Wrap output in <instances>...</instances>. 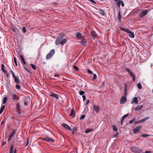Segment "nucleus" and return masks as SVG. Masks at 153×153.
Returning <instances> with one entry per match:
<instances>
[{
	"mask_svg": "<svg viewBox=\"0 0 153 153\" xmlns=\"http://www.w3.org/2000/svg\"><path fill=\"white\" fill-rule=\"evenodd\" d=\"M64 36V34L62 33L60 34L57 36L55 41V44L56 45H58L60 44L63 45L67 42V39H63Z\"/></svg>",
	"mask_w": 153,
	"mask_h": 153,
	"instance_id": "f257e3e1",
	"label": "nucleus"
},
{
	"mask_svg": "<svg viewBox=\"0 0 153 153\" xmlns=\"http://www.w3.org/2000/svg\"><path fill=\"white\" fill-rule=\"evenodd\" d=\"M120 29L122 31L126 32L128 34H129V36L131 38H134V32L130 31L129 29L124 27H120Z\"/></svg>",
	"mask_w": 153,
	"mask_h": 153,
	"instance_id": "f03ea898",
	"label": "nucleus"
},
{
	"mask_svg": "<svg viewBox=\"0 0 153 153\" xmlns=\"http://www.w3.org/2000/svg\"><path fill=\"white\" fill-rule=\"evenodd\" d=\"M131 151L134 153H139L140 152V149L138 147L133 146L130 148Z\"/></svg>",
	"mask_w": 153,
	"mask_h": 153,
	"instance_id": "7ed1b4c3",
	"label": "nucleus"
},
{
	"mask_svg": "<svg viewBox=\"0 0 153 153\" xmlns=\"http://www.w3.org/2000/svg\"><path fill=\"white\" fill-rule=\"evenodd\" d=\"M55 53V50L54 49H52L47 54L46 58L47 59H49L51 58Z\"/></svg>",
	"mask_w": 153,
	"mask_h": 153,
	"instance_id": "20e7f679",
	"label": "nucleus"
},
{
	"mask_svg": "<svg viewBox=\"0 0 153 153\" xmlns=\"http://www.w3.org/2000/svg\"><path fill=\"white\" fill-rule=\"evenodd\" d=\"M148 11L147 10H145L141 12L139 14V16L140 18H143L144 16L146 15L148 13Z\"/></svg>",
	"mask_w": 153,
	"mask_h": 153,
	"instance_id": "39448f33",
	"label": "nucleus"
},
{
	"mask_svg": "<svg viewBox=\"0 0 153 153\" xmlns=\"http://www.w3.org/2000/svg\"><path fill=\"white\" fill-rule=\"evenodd\" d=\"M42 140L48 142H53L54 141V140L53 139L48 137H46L45 138H43Z\"/></svg>",
	"mask_w": 153,
	"mask_h": 153,
	"instance_id": "423d86ee",
	"label": "nucleus"
},
{
	"mask_svg": "<svg viewBox=\"0 0 153 153\" xmlns=\"http://www.w3.org/2000/svg\"><path fill=\"white\" fill-rule=\"evenodd\" d=\"M142 128V126H139L137 127L134 129L133 133L134 134H136L139 132L140 131V130Z\"/></svg>",
	"mask_w": 153,
	"mask_h": 153,
	"instance_id": "0eeeda50",
	"label": "nucleus"
},
{
	"mask_svg": "<svg viewBox=\"0 0 153 153\" xmlns=\"http://www.w3.org/2000/svg\"><path fill=\"white\" fill-rule=\"evenodd\" d=\"M93 108L96 114H98L100 111V109L99 106L94 105L93 106Z\"/></svg>",
	"mask_w": 153,
	"mask_h": 153,
	"instance_id": "6e6552de",
	"label": "nucleus"
},
{
	"mask_svg": "<svg viewBox=\"0 0 153 153\" xmlns=\"http://www.w3.org/2000/svg\"><path fill=\"white\" fill-rule=\"evenodd\" d=\"M138 101L137 98L136 97H134L131 101V104H134V103L135 104L137 105L138 104Z\"/></svg>",
	"mask_w": 153,
	"mask_h": 153,
	"instance_id": "1a4fd4ad",
	"label": "nucleus"
},
{
	"mask_svg": "<svg viewBox=\"0 0 153 153\" xmlns=\"http://www.w3.org/2000/svg\"><path fill=\"white\" fill-rule=\"evenodd\" d=\"M62 126L64 128L66 129H68L69 131H71L72 129L69 126L68 124L65 123H63L62 124Z\"/></svg>",
	"mask_w": 153,
	"mask_h": 153,
	"instance_id": "9d476101",
	"label": "nucleus"
},
{
	"mask_svg": "<svg viewBox=\"0 0 153 153\" xmlns=\"http://www.w3.org/2000/svg\"><path fill=\"white\" fill-rule=\"evenodd\" d=\"M16 108L17 112L18 114H21L20 111V107L19 103H18L16 105Z\"/></svg>",
	"mask_w": 153,
	"mask_h": 153,
	"instance_id": "9b49d317",
	"label": "nucleus"
},
{
	"mask_svg": "<svg viewBox=\"0 0 153 153\" xmlns=\"http://www.w3.org/2000/svg\"><path fill=\"white\" fill-rule=\"evenodd\" d=\"M82 39V40L81 41L80 43L82 45L85 46L87 43L86 39L85 38L84 36H83V38Z\"/></svg>",
	"mask_w": 153,
	"mask_h": 153,
	"instance_id": "f8f14e48",
	"label": "nucleus"
},
{
	"mask_svg": "<svg viewBox=\"0 0 153 153\" xmlns=\"http://www.w3.org/2000/svg\"><path fill=\"white\" fill-rule=\"evenodd\" d=\"M30 100V98L29 97H27L24 100V105L25 106H27L28 103Z\"/></svg>",
	"mask_w": 153,
	"mask_h": 153,
	"instance_id": "ddd939ff",
	"label": "nucleus"
},
{
	"mask_svg": "<svg viewBox=\"0 0 153 153\" xmlns=\"http://www.w3.org/2000/svg\"><path fill=\"white\" fill-rule=\"evenodd\" d=\"M126 101L127 98L126 96H123L120 100V103L121 104H124Z\"/></svg>",
	"mask_w": 153,
	"mask_h": 153,
	"instance_id": "4468645a",
	"label": "nucleus"
},
{
	"mask_svg": "<svg viewBox=\"0 0 153 153\" xmlns=\"http://www.w3.org/2000/svg\"><path fill=\"white\" fill-rule=\"evenodd\" d=\"M14 79V82L16 84H19L20 83V81L18 76H16L13 77Z\"/></svg>",
	"mask_w": 153,
	"mask_h": 153,
	"instance_id": "2eb2a0df",
	"label": "nucleus"
},
{
	"mask_svg": "<svg viewBox=\"0 0 153 153\" xmlns=\"http://www.w3.org/2000/svg\"><path fill=\"white\" fill-rule=\"evenodd\" d=\"M76 36L78 39H82L83 38V36H82V34L79 32L76 33Z\"/></svg>",
	"mask_w": 153,
	"mask_h": 153,
	"instance_id": "dca6fc26",
	"label": "nucleus"
},
{
	"mask_svg": "<svg viewBox=\"0 0 153 153\" xmlns=\"http://www.w3.org/2000/svg\"><path fill=\"white\" fill-rule=\"evenodd\" d=\"M124 91V92L123 96H126L127 94V85L126 84H125Z\"/></svg>",
	"mask_w": 153,
	"mask_h": 153,
	"instance_id": "f3484780",
	"label": "nucleus"
},
{
	"mask_svg": "<svg viewBox=\"0 0 153 153\" xmlns=\"http://www.w3.org/2000/svg\"><path fill=\"white\" fill-rule=\"evenodd\" d=\"M20 58L24 66V65H26V63L23 56L22 55H21L20 56Z\"/></svg>",
	"mask_w": 153,
	"mask_h": 153,
	"instance_id": "a211bd4d",
	"label": "nucleus"
},
{
	"mask_svg": "<svg viewBox=\"0 0 153 153\" xmlns=\"http://www.w3.org/2000/svg\"><path fill=\"white\" fill-rule=\"evenodd\" d=\"M143 107V106L142 105H138L135 108V110L136 111H137L140 110Z\"/></svg>",
	"mask_w": 153,
	"mask_h": 153,
	"instance_id": "6ab92c4d",
	"label": "nucleus"
},
{
	"mask_svg": "<svg viewBox=\"0 0 153 153\" xmlns=\"http://www.w3.org/2000/svg\"><path fill=\"white\" fill-rule=\"evenodd\" d=\"M75 113L74 110L73 109H72L71 110V113L69 114V116L70 117H74L75 116Z\"/></svg>",
	"mask_w": 153,
	"mask_h": 153,
	"instance_id": "aec40b11",
	"label": "nucleus"
},
{
	"mask_svg": "<svg viewBox=\"0 0 153 153\" xmlns=\"http://www.w3.org/2000/svg\"><path fill=\"white\" fill-rule=\"evenodd\" d=\"M91 34L92 38L94 39L96 36V33L94 31H92L91 32Z\"/></svg>",
	"mask_w": 153,
	"mask_h": 153,
	"instance_id": "412c9836",
	"label": "nucleus"
},
{
	"mask_svg": "<svg viewBox=\"0 0 153 153\" xmlns=\"http://www.w3.org/2000/svg\"><path fill=\"white\" fill-rule=\"evenodd\" d=\"M1 71L5 73H7V71L5 70L4 65L2 64L1 65Z\"/></svg>",
	"mask_w": 153,
	"mask_h": 153,
	"instance_id": "4be33fe9",
	"label": "nucleus"
},
{
	"mask_svg": "<svg viewBox=\"0 0 153 153\" xmlns=\"http://www.w3.org/2000/svg\"><path fill=\"white\" fill-rule=\"evenodd\" d=\"M99 13L101 15L103 16H104L105 15V12L104 10L101 9H99Z\"/></svg>",
	"mask_w": 153,
	"mask_h": 153,
	"instance_id": "5701e85b",
	"label": "nucleus"
},
{
	"mask_svg": "<svg viewBox=\"0 0 153 153\" xmlns=\"http://www.w3.org/2000/svg\"><path fill=\"white\" fill-rule=\"evenodd\" d=\"M130 75L131 77L132 78V79L133 81H134L135 79V76L134 74L133 73H131Z\"/></svg>",
	"mask_w": 153,
	"mask_h": 153,
	"instance_id": "b1692460",
	"label": "nucleus"
},
{
	"mask_svg": "<svg viewBox=\"0 0 153 153\" xmlns=\"http://www.w3.org/2000/svg\"><path fill=\"white\" fill-rule=\"evenodd\" d=\"M117 11L118 12L117 18L119 21H120L121 18V13L119 10H118Z\"/></svg>",
	"mask_w": 153,
	"mask_h": 153,
	"instance_id": "393cba45",
	"label": "nucleus"
},
{
	"mask_svg": "<svg viewBox=\"0 0 153 153\" xmlns=\"http://www.w3.org/2000/svg\"><path fill=\"white\" fill-rule=\"evenodd\" d=\"M149 119V117H147L143 119L142 120H140L139 121V122H143L146 120Z\"/></svg>",
	"mask_w": 153,
	"mask_h": 153,
	"instance_id": "a878e982",
	"label": "nucleus"
},
{
	"mask_svg": "<svg viewBox=\"0 0 153 153\" xmlns=\"http://www.w3.org/2000/svg\"><path fill=\"white\" fill-rule=\"evenodd\" d=\"M5 107V105H3L1 106V109L0 110V114H1L2 113V112H3V111Z\"/></svg>",
	"mask_w": 153,
	"mask_h": 153,
	"instance_id": "bb28decb",
	"label": "nucleus"
},
{
	"mask_svg": "<svg viewBox=\"0 0 153 153\" xmlns=\"http://www.w3.org/2000/svg\"><path fill=\"white\" fill-rule=\"evenodd\" d=\"M15 88L18 90H20L21 89V86L17 84L15 85Z\"/></svg>",
	"mask_w": 153,
	"mask_h": 153,
	"instance_id": "cd10ccee",
	"label": "nucleus"
},
{
	"mask_svg": "<svg viewBox=\"0 0 153 153\" xmlns=\"http://www.w3.org/2000/svg\"><path fill=\"white\" fill-rule=\"evenodd\" d=\"M8 98L6 97H4L3 100V103L4 104H5Z\"/></svg>",
	"mask_w": 153,
	"mask_h": 153,
	"instance_id": "c85d7f7f",
	"label": "nucleus"
},
{
	"mask_svg": "<svg viewBox=\"0 0 153 153\" xmlns=\"http://www.w3.org/2000/svg\"><path fill=\"white\" fill-rule=\"evenodd\" d=\"M120 1L121 0H118L117 1H116L117 5L119 7H120Z\"/></svg>",
	"mask_w": 153,
	"mask_h": 153,
	"instance_id": "c756f323",
	"label": "nucleus"
},
{
	"mask_svg": "<svg viewBox=\"0 0 153 153\" xmlns=\"http://www.w3.org/2000/svg\"><path fill=\"white\" fill-rule=\"evenodd\" d=\"M17 130V129H15V130H14L13 131V132L10 134V137H13V135H15V134H16V131Z\"/></svg>",
	"mask_w": 153,
	"mask_h": 153,
	"instance_id": "7c9ffc66",
	"label": "nucleus"
},
{
	"mask_svg": "<svg viewBox=\"0 0 153 153\" xmlns=\"http://www.w3.org/2000/svg\"><path fill=\"white\" fill-rule=\"evenodd\" d=\"M93 131V129H87L85 131V133H88L89 132H91V131Z\"/></svg>",
	"mask_w": 153,
	"mask_h": 153,
	"instance_id": "2f4dec72",
	"label": "nucleus"
},
{
	"mask_svg": "<svg viewBox=\"0 0 153 153\" xmlns=\"http://www.w3.org/2000/svg\"><path fill=\"white\" fill-rule=\"evenodd\" d=\"M112 129L114 131H116L117 130V128L116 126L115 125H114L112 126Z\"/></svg>",
	"mask_w": 153,
	"mask_h": 153,
	"instance_id": "473e14b6",
	"label": "nucleus"
},
{
	"mask_svg": "<svg viewBox=\"0 0 153 153\" xmlns=\"http://www.w3.org/2000/svg\"><path fill=\"white\" fill-rule=\"evenodd\" d=\"M13 146L11 145L10 146V153H13Z\"/></svg>",
	"mask_w": 153,
	"mask_h": 153,
	"instance_id": "72a5a7b5",
	"label": "nucleus"
},
{
	"mask_svg": "<svg viewBox=\"0 0 153 153\" xmlns=\"http://www.w3.org/2000/svg\"><path fill=\"white\" fill-rule=\"evenodd\" d=\"M137 86L138 88L139 89H141L142 88V85L140 83H138L137 84Z\"/></svg>",
	"mask_w": 153,
	"mask_h": 153,
	"instance_id": "f704fd0d",
	"label": "nucleus"
},
{
	"mask_svg": "<svg viewBox=\"0 0 153 153\" xmlns=\"http://www.w3.org/2000/svg\"><path fill=\"white\" fill-rule=\"evenodd\" d=\"M79 93L80 95L84 96L83 95L85 94L84 91H79Z\"/></svg>",
	"mask_w": 153,
	"mask_h": 153,
	"instance_id": "c9c22d12",
	"label": "nucleus"
},
{
	"mask_svg": "<svg viewBox=\"0 0 153 153\" xmlns=\"http://www.w3.org/2000/svg\"><path fill=\"white\" fill-rule=\"evenodd\" d=\"M22 31L24 33H25L27 31V30L25 27H24L22 29Z\"/></svg>",
	"mask_w": 153,
	"mask_h": 153,
	"instance_id": "e433bc0d",
	"label": "nucleus"
},
{
	"mask_svg": "<svg viewBox=\"0 0 153 153\" xmlns=\"http://www.w3.org/2000/svg\"><path fill=\"white\" fill-rule=\"evenodd\" d=\"M135 120V117L134 118L131 120L129 121V123L130 124H132Z\"/></svg>",
	"mask_w": 153,
	"mask_h": 153,
	"instance_id": "4c0bfd02",
	"label": "nucleus"
},
{
	"mask_svg": "<svg viewBox=\"0 0 153 153\" xmlns=\"http://www.w3.org/2000/svg\"><path fill=\"white\" fill-rule=\"evenodd\" d=\"M128 114H126L123 116L122 118V120H124L125 118H126L128 116Z\"/></svg>",
	"mask_w": 153,
	"mask_h": 153,
	"instance_id": "58836bf2",
	"label": "nucleus"
},
{
	"mask_svg": "<svg viewBox=\"0 0 153 153\" xmlns=\"http://www.w3.org/2000/svg\"><path fill=\"white\" fill-rule=\"evenodd\" d=\"M31 67H32V68L34 70H35L36 69V66L32 64H31Z\"/></svg>",
	"mask_w": 153,
	"mask_h": 153,
	"instance_id": "ea45409f",
	"label": "nucleus"
},
{
	"mask_svg": "<svg viewBox=\"0 0 153 153\" xmlns=\"http://www.w3.org/2000/svg\"><path fill=\"white\" fill-rule=\"evenodd\" d=\"M126 71L128 72V73L129 74H131V73L132 72L130 69H128V68H126Z\"/></svg>",
	"mask_w": 153,
	"mask_h": 153,
	"instance_id": "a19ab883",
	"label": "nucleus"
},
{
	"mask_svg": "<svg viewBox=\"0 0 153 153\" xmlns=\"http://www.w3.org/2000/svg\"><path fill=\"white\" fill-rule=\"evenodd\" d=\"M97 78V76L95 74H94L93 76V79L94 80L96 79Z\"/></svg>",
	"mask_w": 153,
	"mask_h": 153,
	"instance_id": "79ce46f5",
	"label": "nucleus"
},
{
	"mask_svg": "<svg viewBox=\"0 0 153 153\" xmlns=\"http://www.w3.org/2000/svg\"><path fill=\"white\" fill-rule=\"evenodd\" d=\"M73 68L76 71H78L79 70V68L76 66H73Z\"/></svg>",
	"mask_w": 153,
	"mask_h": 153,
	"instance_id": "37998d69",
	"label": "nucleus"
},
{
	"mask_svg": "<svg viewBox=\"0 0 153 153\" xmlns=\"http://www.w3.org/2000/svg\"><path fill=\"white\" fill-rule=\"evenodd\" d=\"M14 62L15 63V65L16 66H17V63L16 61V58L15 57L14 58Z\"/></svg>",
	"mask_w": 153,
	"mask_h": 153,
	"instance_id": "c03bdc74",
	"label": "nucleus"
},
{
	"mask_svg": "<svg viewBox=\"0 0 153 153\" xmlns=\"http://www.w3.org/2000/svg\"><path fill=\"white\" fill-rule=\"evenodd\" d=\"M104 85H105V83H104V82H103L102 83L101 85L100 86V88H103L104 86Z\"/></svg>",
	"mask_w": 153,
	"mask_h": 153,
	"instance_id": "a18cd8bd",
	"label": "nucleus"
},
{
	"mask_svg": "<svg viewBox=\"0 0 153 153\" xmlns=\"http://www.w3.org/2000/svg\"><path fill=\"white\" fill-rule=\"evenodd\" d=\"M77 131V127H74L72 129V131Z\"/></svg>",
	"mask_w": 153,
	"mask_h": 153,
	"instance_id": "49530a36",
	"label": "nucleus"
},
{
	"mask_svg": "<svg viewBox=\"0 0 153 153\" xmlns=\"http://www.w3.org/2000/svg\"><path fill=\"white\" fill-rule=\"evenodd\" d=\"M87 72H88V73H89L90 74H93L92 71H91L89 69H88L87 70Z\"/></svg>",
	"mask_w": 153,
	"mask_h": 153,
	"instance_id": "de8ad7c7",
	"label": "nucleus"
},
{
	"mask_svg": "<svg viewBox=\"0 0 153 153\" xmlns=\"http://www.w3.org/2000/svg\"><path fill=\"white\" fill-rule=\"evenodd\" d=\"M11 73L12 75V76L13 77V78L14 77L16 76H15V75L14 74V72H13V71H11Z\"/></svg>",
	"mask_w": 153,
	"mask_h": 153,
	"instance_id": "09e8293b",
	"label": "nucleus"
},
{
	"mask_svg": "<svg viewBox=\"0 0 153 153\" xmlns=\"http://www.w3.org/2000/svg\"><path fill=\"white\" fill-rule=\"evenodd\" d=\"M118 134H119V133L118 132H117L116 134H114V135H113V137H117L118 135Z\"/></svg>",
	"mask_w": 153,
	"mask_h": 153,
	"instance_id": "8fccbe9b",
	"label": "nucleus"
},
{
	"mask_svg": "<svg viewBox=\"0 0 153 153\" xmlns=\"http://www.w3.org/2000/svg\"><path fill=\"white\" fill-rule=\"evenodd\" d=\"M120 5H121V6L122 7H123L124 6V4L123 2L121 0L120 1Z\"/></svg>",
	"mask_w": 153,
	"mask_h": 153,
	"instance_id": "3c124183",
	"label": "nucleus"
},
{
	"mask_svg": "<svg viewBox=\"0 0 153 153\" xmlns=\"http://www.w3.org/2000/svg\"><path fill=\"white\" fill-rule=\"evenodd\" d=\"M88 0L92 3L95 4H96V2L94 0Z\"/></svg>",
	"mask_w": 153,
	"mask_h": 153,
	"instance_id": "603ef678",
	"label": "nucleus"
},
{
	"mask_svg": "<svg viewBox=\"0 0 153 153\" xmlns=\"http://www.w3.org/2000/svg\"><path fill=\"white\" fill-rule=\"evenodd\" d=\"M85 117V116L84 115H82L81 116L80 118V120H82L84 119Z\"/></svg>",
	"mask_w": 153,
	"mask_h": 153,
	"instance_id": "864d4df0",
	"label": "nucleus"
},
{
	"mask_svg": "<svg viewBox=\"0 0 153 153\" xmlns=\"http://www.w3.org/2000/svg\"><path fill=\"white\" fill-rule=\"evenodd\" d=\"M141 136L142 137H146L149 136L150 135L149 134H143L141 135Z\"/></svg>",
	"mask_w": 153,
	"mask_h": 153,
	"instance_id": "5fc2aeb1",
	"label": "nucleus"
},
{
	"mask_svg": "<svg viewBox=\"0 0 153 153\" xmlns=\"http://www.w3.org/2000/svg\"><path fill=\"white\" fill-rule=\"evenodd\" d=\"M28 143H29V139L28 138H27V142L26 143V144L25 145V146H26L28 145Z\"/></svg>",
	"mask_w": 153,
	"mask_h": 153,
	"instance_id": "6e6d98bb",
	"label": "nucleus"
},
{
	"mask_svg": "<svg viewBox=\"0 0 153 153\" xmlns=\"http://www.w3.org/2000/svg\"><path fill=\"white\" fill-rule=\"evenodd\" d=\"M16 99H18V100L19 99V98L17 97V96H13L12 98V99L14 100H16Z\"/></svg>",
	"mask_w": 153,
	"mask_h": 153,
	"instance_id": "4d7b16f0",
	"label": "nucleus"
},
{
	"mask_svg": "<svg viewBox=\"0 0 153 153\" xmlns=\"http://www.w3.org/2000/svg\"><path fill=\"white\" fill-rule=\"evenodd\" d=\"M51 96H58V94H50V95Z\"/></svg>",
	"mask_w": 153,
	"mask_h": 153,
	"instance_id": "13d9d810",
	"label": "nucleus"
},
{
	"mask_svg": "<svg viewBox=\"0 0 153 153\" xmlns=\"http://www.w3.org/2000/svg\"><path fill=\"white\" fill-rule=\"evenodd\" d=\"M82 97L83 98V101H84L86 99V96H82Z\"/></svg>",
	"mask_w": 153,
	"mask_h": 153,
	"instance_id": "bf43d9fd",
	"label": "nucleus"
},
{
	"mask_svg": "<svg viewBox=\"0 0 153 153\" xmlns=\"http://www.w3.org/2000/svg\"><path fill=\"white\" fill-rule=\"evenodd\" d=\"M12 137H10H10H9V138H8V141H10V140H11V138H12Z\"/></svg>",
	"mask_w": 153,
	"mask_h": 153,
	"instance_id": "052dcab7",
	"label": "nucleus"
},
{
	"mask_svg": "<svg viewBox=\"0 0 153 153\" xmlns=\"http://www.w3.org/2000/svg\"><path fill=\"white\" fill-rule=\"evenodd\" d=\"M54 98H56V99H59L58 96H52Z\"/></svg>",
	"mask_w": 153,
	"mask_h": 153,
	"instance_id": "680f3d73",
	"label": "nucleus"
},
{
	"mask_svg": "<svg viewBox=\"0 0 153 153\" xmlns=\"http://www.w3.org/2000/svg\"><path fill=\"white\" fill-rule=\"evenodd\" d=\"M25 65H24V68L26 70H27V71H28V70H27V68L25 66Z\"/></svg>",
	"mask_w": 153,
	"mask_h": 153,
	"instance_id": "e2e57ef3",
	"label": "nucleus"
},
{
	"mask_svg": "<svg viewBox=\"0 0 153 153\" xmlns=\"http://www.w3.org/2000/svg\"><path fill=\"white\" fill-rule=\"evenodd\" d=\"M54 76L55 77H59V75L58 74H54Z\"/></svg>",
	"mask_w": 153,
	"mask_h": 153,
	"instance_id": "0e129e2a",
	"label": "nucleus"
},
{
	"mask_svg": "<svg viewBox=\"0 0 153 153\" xmlns=\"http://www.w3.org/2000/svg\"><path fill=\"white\" fill-rule=\"evenodd\" d=\"M151 152L149 151H146L145 152V153H150Z\"/></svg>",
	"mask_w": 153,
	"mask_h": 153,
	"instance_id": "69168bd1",
	"label": "nucleus"
},
{
	"mask_svg": "<svg viewBox=\"0 0 153 153\" xmlns=\"http://www.w3.org/2000/svg\"><path fill=\"white\" fill-rule=\"evenodd\" d=\"M123 120H122V119H121V125H122L123 124Z\"/></svg>",
	"mask_w": 153,
	"mask_h": 153,
	"instance_id": "338daca9",
	"label": "nucleus"
},
{
	"mask_svg": "<svg viewBox=\"0 0 153 153\" xmlns=\"http://www.w3.org/2000/svg\"><path fill=\"white\" fill-rule=\"evenodd\" d=\"M6 74H7V75H6L7 77V78L9 77V75L8 74V73L7 72V73H6Z\"/></svg>",
	"mask_w": 153,
	"mask_h": 153,
	"instance_id": "774afa93",
	"label": "nucleus"
}]
</instances>
